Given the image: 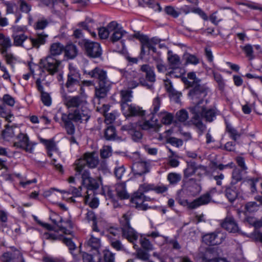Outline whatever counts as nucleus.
I'll list each match as a JSON object with an SVG mask.
<instances>
[{
	"label": "nucleus",
	"mask_w": 262,
	"mask_h": 262,
	"mask_svg": "<svg viewBox=\"0 0 262 262\" xmlns=\"http://www.w3.org/2000/svg\"><path fill=\"white\" fill-rule=\"evenodd\" d=\"M200 167L201 166H198L194 161L187 162V167L183 171L184 178L187 179L193 176Z\"/></svg>",
	"instance_id": "nucleus-28"
},
{
	"label": "nucleus",
	"mask_w": 262,
	"mask_h": 262,
	"mask_svg": "<svg viewBox=\"0 0 262 262\" xmlns=\"http://www.w3.org/2000/svg\"><path fill=\"white\" fill-rule=\"evenodd\" d=\"M226 130L229 134L230 137L234 141H236L241 137V133H239L236 128L230 124H227Z\"/></svg>",
	"instance_id": "nucleus-51"
},
{
	"label": "nucleus",
	"mask_w": 262,
	"mask_h": 262,
	"mask_svg": "<svg viewBox=\"0 0 262 262\" xmlns=\"http://www.w3.org/2000/svg\"><path fill=\"white\" fill-rule=\"evenodd\" d=\"M50 24V21L45 18L41 17L38 18L34 25V29L39 32V31L45 29Z\"/></svg>",
	"instance_id": "nucleus-45"
},
{
	"label": "nucleus",
	"mask_w": 262,
	"mask_h": 262,
	"mask_svg": "<svg viewBox=\"0 0 262 262\" xmlns=\"http://www.w3.org/2000/svg\"><path fill=\"white\" fill-rule=\"evenodd\" d=\"M101 193L104 195L106 199H111L112 201L115 200L113 192L110 186H103Z\"/></svg>",
	"instance_id": "nucleus-56"
},
{
	"label": "nucleus",
	"mask_w": 262,
	"mask_h": 262,
	"mask_svg": "<svg viewBox=\"0 0 262 262\" xmlns=\"http://www.w3.org/2000/svg\"><path fill=\"white\" fill-rule=\"evenodd\" d=\"M167 59L172 69H175L179 67L181 64L180 58L177 54H173L171 51H168Z\"/></svg>",
	"instance_id": "nucleus-35"
},
{
	"label": "nucleus",
	"mask_w": 262,
	"mask_h": 262,
	"mask_svg": "<svg viewBox=\"0 0 262 262\" xmlns=\"http://www.w3.org/2000/svg\"><path fill=\"white\" fill-rule=\"evenodd\" d=\"M12 44L11 42V40L10 38L8 36H5L1 41H0V46H1V53L2 54H4L6 52L8 49H9Z\"/></svg>",
	"instance_id": "nucleus-49"
},
{
	"label": "nucleus",
	"mask_w": 262,
	"mask_h": 262,
	"mask_svg": "<svg viewBox=\"0 0 262 262\" xmlns=\"http://www.w3.org/2000/svg\"><path fill=\"white\" fill-rule=\"evenodd\" d=\"M210 201L211 196L210 193H206L191 202L189 204V207L191 209H194L201 205L208 204Z\"/></svg>",
	"instance_id": "nucleus-26"
},
{
	"label": "nucleus",
	"mask_w": 262,
	"mask_h": 262,
	"mask_svg": "<svg viewBox=\"0 0 262 262\" xmlns=\"http://www.w3.org/2000/svg\"><path fill=\"white\" fill-rule=\"evenodd\" d=\"M85 74L90 77L97 79L98 83L109 81L107 77L106 71L103 69L96 67L90 71H85Z\"/></svg>",
	"instance_id": "nucleus-20"
},
{
	"label": "nucleus",
	"mask_w": 262,
	"mask_h": 262,
	"mask_svg": "<svg viewBox=\"0 0 262 262\" xmlns=\"http://www.w3.org/2000/svg\"><path fill=\"white\" fill-rule=\"evenodd\" d=\"M184 191H186L188 195L195 196L201 192V187L195 180L190 179L186 183L184 187L179 190V193L180 194Z\"/></svg>",
	"instance_id": "nucleus-16"
},
{
	"label": "nucleus",
	"mask_w": 262,
	"mask_h": 262,
	"mask_svg": "<svg viewBox=\"0 0 262 262\" xmlns=\"http://www.w3.org/2000/svg\"><path fill=\"white\" fill-rule=\"evenodd\" d=\"M120 95L121 97V108H122V106L124 103L129 104L128 102H131L133 97L132 92L128 90H122L120 92Z\"/></svg>",
	"instance_id": "nucleus-46"
},
{
	"label": "nucleus",
	"mask_w": 262,
	"mask_h": 262,
	"mask_svg": "<svg viewBox=\"0 0 262 262\" xmlns=\"http://www.w3.org/2000/svg\"><path fill=\"white\" fill-rule=\"evenodd\" d=\"M234 185H231L227 187L225 193V195L231 202H233L237 198L238 192L236 187Z\"/></svg>",
	"instance_id": "nucleus-39"
},
{
	"label": "nucleus",
	"mask_w": 262,
	"mask_h": 262,
	"mask_svg": "<svg viewBox=\"0 0 262 262\" xmlns=\"http://www.w3.org/2000/svg\"><path fill=\"white\" fill-rule=\"evenodd\" d=\"M81 186H79L78 188H76L74 186L71 185L68 191H67L66 190H61L58 189H56L54 188H51L49 191L46 192V195L48 196L51 194V193L56 190L57 191L60 192L61 193H69L73 195L74 197H79L81 196Z\"/></svg>",
	"instance_id": "nucleus-25"
},
{
	"label": "nucleus",
	"mask_w": 262,
	"mask_h": 262,
	"mask_svg": "<svg viewBox=\"0 0 262 262\" xmlns=\"http://www.w3.org/2000/svg\"><path fill=\"white\" fill-rule=\"evenodd\" d=\"M79 45L89 57L97 58L102 54V49L98 42L83 39L79 41Z\"/></svg>",
	"instance_id": "nucleus-5"
},
{
	"label": "nucleus",
	"mask_w": 262,
	"mask_h": 262,
	"mask_svg": "<svg viewBox=\"0 0 262 262\" xmlns=\"http://www.w3.org/2000/svg\"><path fill=\"white\" fill-rule=\"evenodd\" d=\"M176 117L178 121L184 122L188 118V114L186 111L181 110L176 113Z\"/></svg>",
	"instance_id": "nucleus-61"
},
{
	"label": "nucleus",
	"mask_w": 262,
	"mask_h": 262,
	"mask_svg": "<svg viewBox=\"0 0 262 262\" xmlns=\"http://www.w3.org/2000/svg\"><path fill=\"white\" fill-rule=\"evenodd\" d=\"M108 28L111 31L110 40L113 43H115L121 39L127 32L117 22L111 21L108 24Z\"/></svg>",
	"instance_id": "nucleus-9"
},
{
	"label": "nucleus",
	"mask_w": 262,
	"mask_h": 262,
	"mask_svg": "<svg viewBox=\"0 0 262 262\" xmlns=\"http://www.w3.org/2000/svg\"><path fill=\"white\" fill-rule=\"evenodd\" d=\"M61 120L64 123V127L67 132L69 135H73L75 133V126L72 120L69 117V116L66 114H61Z\"/></svg>",
	"instance_id": "nucleus-30"
},
{
	"label": "nucleus",
	"mask_w": 262,
	"mask_h": 262,
	"mask_svg": "<svg viewBox=\"0 0 262 262\" xmlns=\"http://www.w3.org/2000/svg\"><path fill=\"white\" fill-rule=\"evenodd\" d=\"M5 129L2 132L3 137L7 139L8 138L12 137L14 135V132L12 126H10L8 124L5 125Z\"/></svg>",
	"instance_id": "nucleus-60"
},
{
	"label": "nucleus",
	"mask_w": 262,
	"mask_h": 262,
	"mask_svg": "<svg viewBox=\"0 0 262 262\" xmlns=\"http://www.w3.org/2000/svg\"><path fill=\"white\" fill-rule=\"evenodd\" d=\"M139 126L143 130L156 129L158 127V120L152 116L149 120H144L140 122Z\"/></svg>",
	"instance_id": "nucleus-33"
},
{
	"label": "nucleus",
	"mask_w": 262,
	"mask_h": 262,
	"mask_svg": "<svg viewBox=\"0 0 262 262\" xmlns=\"http://www.w3.org/2000/svg\"><path fill=\"white\" fill-rule=\"evenodd\" d=\"M85 183H83L82 185L86 189V194L96 193V191L99 188L101 184L100 179H96L92 178L91 179L86 180Z\"/></svg>",
	"instance_id": "nucleus-23"
},
{
	"label": "nucleus",
	"mask_w": 262,
	"mask_h": 262,
	"mask_svg": "<svg viewBox=\"0 0 262 262\" xmlns=\"http://www.w3.org/2000/svg\"><path fill=\"white\" fill-rule=\"evenodd\" d=\"M83 200L86 205L93 209L97 208L99 205V199L95 196V193L86 194Z\"/></svg>",
	"instance_id": "nucleus-31"
},
{
	"label": "nucleus",
	"mask_w": 262,
	"mask_h": 262,
	"mask_svg": "<svg viewBox=\"0 0 262 262\" xmlns=\"http://www.w3.org/2000/svg\"><path fill=\"white\" fill-rule=\"evenodd\" d=\"M141 70L145 73L146 79L151 83L156 81V75L154 68L148 64H143L141 67Z\"/></svg>",
	"instance_id": "nucleus-32"
},
{
	"label": "nucleus",
	"mask_w": 262,
	"mask_h": 262,
	"mask_svg": "<svg viewBox=\"0 0 262 262\" xmlns=\"http://www.w3.org/2000/svg\"><path fill=\"white\" fill-rule=\"evenodd\" d=\"M17 138L18 141L13 143V146L17 148L23 149L26 152H33L36 143L30 142L28 136L26 134L19 133Z\"/></svg>",
	"instance_id": "nucleus-10"
},
{
	"label": "nucleus",
	"mask_w": 262,
	"mask_h": 262,
	"mask_svg": "<svg viewBox=\"0 0 262 262\" xmlns=\"http://www.w3.org/2000/svg\"><path fill=\"white\" fill-rule=\"evenodd\" d=\"M161 105V100L159 97L155 98L152 101V104L150 108L151 114L154 115L157 114L160 110Z\"/></svg>",
	"instance_id": "nucleus-52"
},
{
	"label": "nucleus",
	"mask_w": 262,
	"mask_h": 262,
	"mask_svg": "<svg viewBox=\"0 0 262 262\" xmlns=\"http://www.w3.org/2000/svg\"><path fill=\"white\" fill-rule=\"evenodd\" d=\"M39 63L40 70L39 75L44 78L46 75L45 72L51 75L57 73L61 66V61L52 56H47L41 59Z\"/></svg>",
	"instance_id": "nucleus-2"
},
{
	"label": "nucleus",
	"mask_w": 262,
	"mask_h": 262,
	"mask_svg": "<svg viewBox=\"0 0 262 262\" xmlns=\"http://www.w3.org/2000/svg\"><path fill=\"white\" fill-rule=\"evenodd\" d=\"M221 226L229 232L236 233L239 231L237 224L231 215L227 216L221 223Z\"/></svg>",
	"instance_id": "nucleus-21"
},
{
	"label": "nucleus",
	"mask_w": 262,
	"mask_h": 262,
	"mask_svg": "<svg viewBox=\"0 0 262 262\" xmlns=\"http://www.w3.org/2000/svg\"><path fill=\"white\" fill-rule=\"evenodd\" d=\"M20 10L24 13L28 14L31 10V6L24 0L18 2Z\"/></svg>",
	"instance_id": "nucleus-62"
},
{
	"label": "nucleus",
	"mask_w": 262,
	"mask_h": 262,
	"mask_svg": "<svg viewBox=\"0 0 262 262\" xmlns=\"http://www.w3.org/2000/svg\"><path fill=\"white\" fill-rule=\"evenodd\" d=\"M69 72L68 74L66 87L69 92H73L76 91L77 88L80 86V74L79 70L72 64H69Z\"/></svg>",
	"instance_id": "nucleus-7"
},
{
	"label": "nucleus",
	"mask_w": 262,
	"mask_h": 262,
	"mask_svg": "<svg viewBox=\"0 0 262 262\" xmlns=\"http://www.w3.org/2000/svg\"><path fill=\"white\" fill-rule=\"evenodd\" d=\"M116 191L117 196L121 200L127 199L129 198V194L126 189V186L123 183H119L116 185Z\"/></svg>",
	"instance_id": "nucleus-36"
},
{
	"label": "nucleus",
	"mask_w": 262,
	"mask_h": 262,
	"mask_svg": "<svg viewBox=\"0 0 262 262\" xmlns=\"http://www.w3.org/2000/svg\"><path fill=\"white\" fill-rule=\"evenodd\" d=\"M200 257L205 262H219L215 248H209L205 252L199 254Z\"/></svg>",
	"instance_id": "nucleus-22"
},
{
	"label": "nucleus",
	"mask_w": 262,
	"mask_h": 262,
	"mask_svg": "<svg viewBox=\"0 0 262 262\" xmlns=\"http://www.w3.org/2000/svg\"><path fill=\"white\" fill-rule=\"evenodd\" d=\"M13 252H7L4 253L0 257V260L2 262H12L15 259H16L17 255L16 254V251H19L16 248L13 247Z\"/></svg>",
	"instance_id": "nucleus-43"
},
{
	"label": "nucleus",
	"mask_w": 262,
	"mask_h": 262,
	"mask_svg": "<svg viewBox=\"0 0 262 262\" xmlns=\"http://www.w3.org/2000/svg\"><path fill=\"white\" fill-rule=\"evenodd\" d=\"M40 142L44 144L48 151V155L52 157V154L51 152L55 151L58 150L56 144L53 139L47 140L42 138H39Z\"/></svg>",
	"instance_id": "nucleus-34"
},
{
	"label": "nucleus",
	"mask_w": 262,
	"mask_h": 262,
	"mask_svg": "<svg viewBox=\"0 0 262 262\" xmlns=\"http://www.w3.org/2000/svg\"><path fill=\"white\" fill-rule=\"evenodd\" d=\"M50 220L58 228V230L65 234H70L71 231L66 228L64 226L60 224L63 222L62 219L60 216L56 214H53L50 216Z\"/></svg>",
	"instance_id": "nucleus-29"
},
{
	"label": "nucleus",
	"mask_w": 262,
	"mask_h": 262,
	"mask_svg": "<svg viewBox=\"0 0 262 262\" xmlns=\"http://www.w3.org/2000/svg\"><path fill=\"white\" fill-rule=\"evenodd\" d=\"M121 73L122 76L127 80L128 86L129 89H135L140 84L146 87L147 89L153 90V84H148L141 74L138 72L134 71H125L121 70Z\"/></svg>",
	"instance_id": "nucleus-3"
},
{
	"label": "nucleus",
	"mask_w": 262,
	"mask_h": 262,
	"mask_svg": "<svg viewBox=\"0 0 262 262\" xmlns=\"http://www.w3.org/2000/svg\"><path fill=\"white\" fill-rule=\"evenodd\" d=\"M2 55L4 56L7 63L10 65L11 68L14 70V64L17 62V58L11 53L8 52Z\"/></svg>",
	"instance_id": "nucleus-54"
},
{
	"label": "nucleus",
	"mask_w": 262,
	"mask_h": 262,
	"mask_svg": "<svg viewBox=\"0 0 262 262\" xmlns=\"http://www.w3.org/2000/svg\"><path fill=\"white\" fill-rule=\"evenodd\" d=\"M132 213L129 212L124 214L120 220L122 236L129 242L134 243L138 238V233L130 226V220Z\"/></svg>",
	"instance_id": "nucleus-4"
},
{
	"label": "nucleus",
	"mask_w": 262,
	"mask_h": 262,
	"mask_svg": "<svg viewBox=\"0 0 262 262\" xmlns=\"http://www.w3.org/2000/svg\"><path fill=\"white\" fill-rule=\"evenodd\" d=\"M121 109L123 115L126 117L142 116L145 114V112L142 110L140 107L132 104H126L124 103Z\"/></svg>",
	"instance_id": "nucleus-18"
},
{
	"label": "nucleus",
	"mask_w": 262,
	"mask_h": 262,
	"mask_svg": "<svg viewBox=\"0 0 262 262\" xmlns=\"http://www.w3.org/2000/svg\"><path fill=\"white\" fill-rule=\"evenodd\" d=\"M94 22L93 20L90 18H86L84 21L81 22L79 24V26L82 27L83 29L88 31L92 34V36L95 37L96 36V33L95 32H91L90 30H89V28L91 27L90 25L91 24H92Z\"/></svg>",
	"instance_id": "nucleus-58"
},
{
	"label": "nucleus",
	"mask_w": 262,
	"mask_h": 262,
	"mask_svg": "<svg viewBox=\"0 0 262 262\" xmlns=\"http://www.w3.org/2000/svg\"><path fill=\"white\" fill-rule=\"evenodd\" d=\"M64 51L65 52V56L69 59H73L77 54V49L76 47L73 44L67 46L64 48Z\"/></svg>",
	"instance_id": "nucleus-47"
},
{
	"label": "nucleus",
	"mask_w": 262,
	"mask_h": 262,
	"mask_svg": "<svg viewBox=\"0 0 262 262\" xmlns=\"http://www.w3.org/2000/svg\"><path fill=\"white\" fill-rule=\"evenodd\" d=\"M85 183H83L82 185L86 189V194L96 193V191L99 188L101 184L100 179H96L92 178L91 179L86 180Z\"/></svg>",
	"instance_id": "nucleus-24"
},
{
	"label": "nucleus",
	"mask_w": 262,
	"mask_h": 262,
	"mask_svg": "<svg viewBox=\"0 0 262 262\" xmlns=\"http://www.w3.org/2000/svg\"><path fill=\"white\" fill-rule=\"evenodd\" d=\"M187 87L191 88L188 95L190 99L194 101V103L197 104L202 100L204 102L203 98L206 97L209 91V88L206 84H201L200 82Z\"/></svg>",
	"instance_id": "nucleus-6"
},
{
	"label": "nucleus",
	"mask_w": 262,
	"mask_h": 262,
	"mask_svg": "<svg viewBox=\"0 0 262 262\" xmlns=\"http://www.w3.org/2000/svg\"><path fill=\"white\" fill-rule=\"evenodd\" d=\"M187 78L192 81H189L186 78H184L183 79V82L186 85H193V84H197L198 83H200L201 80L196 77L195 73L194 72H190L187 74Z\"/></svg>",
	"instance_id": "nucleus-48"
},
{
	"label": "nucleus",
	"mask_w": 262,
	"mask_h": 262,
	"mask_svg": "<svg viewBox=\"0 0 262 262\" xmlns=\"http://www.w3.org/2000/svg\"><path fill=\"white\" fill-rule=\"evenodd\" d=\"M71 120L79 123H86L91 116V111L87 106L76 108L68 115Z\"/></svg>",
	"instance_id": "nucleus-8"
},
{
	"label": "nucleus",
	"mask_w": 262,
	"mask_h": 262,
	"mask_svg": "<svg viewBox=\"0 0 262 262\" xmlns=\"http://www.w3.org/2000/svg\"><path fill=\"white\" fill-rule=\"evenodd\" d=\"M190 110L193 114V123L201 131L205 129V126L202 121V119H205L208 122H212L216 118V109L207 108L202 100L194 106L190 107Z\"/></svg>",
	"instance_id": "nucleus-1"
},
{
	"label": "nucleus",
	"mask_w": 262,
	"mask_h": 262,
	"mask_svg": "<svg viewBox=\"0 0 262 262\" xmlns=\"http://www.w3.org/2000/svg\"><path fill=\"white\" fill-rule=\"evenodd\" d=\"M150 164L147 161H140L134 163L132 166V171L135 177H141L149 172Z\"/></svg>",
	"instance_id": "nucleus-17"
},
{
	"label": "nucleus",
	"mask_w": 262,
	"mask_h": 262,
	"mask_svg": "<svg viewBox=\"0 0 262 262\" xmlns=\"http://www.w3.org/2000/svg\"><path fill=\"white\" fill-rule=\"evenodd\" d=\"M243 51L246 54V56L249 58V60H252L254 58L253 54V49L252 45L247 44L245 46L241 47Z\"/></svg>",
	"instance_id": "nucleus-59"
},
{
	"label": "nucleus",
	"mask_w": 262,
	"mask_h": 262,
	"mask_svg": "<svg viewBox=\"0 0 262 262\" xmlns=\"http://www.w3.org/2000/svg\"><path fill=\"white\" fill-rule=\"evenodd\" d=\"M28 39L27 36L23 33L14 35V45L15 46H22L24 48V46L29 45Z\"/></svg>",
	"instance_id": "nucleus-40"
},
{
	"label": "nucleus",
	"mask_w": 262,
	"mask_h": 262,
	"mask_svg": "<svg viewBox=\"0 0 262 262\" xmlns=\"http://www.w3.org/2000/svg\"><path fill=\"white\" fill-rule=\"evenodd\" d=\"M109 81L98 83L95 87V96L98 98H103L107 95L109 91Z\"/></svg>",
	"instance_id": "nucleus-27"
},
{
	"label": "nucleus",
	"mask_w": 262,
	"mask_h": 262,
	"mask_svg": "<svg viewBox=\"0 0 262 262\" xmlns=\"http://www.w3.org/2000/svg\"><path fill=\"white\" fill-rule=\"evenodd\" d=\"M137 38L142 43L141 53L143 54H145V49L147 48L149 50H150V49H151L152 47L153 46L151 44L152 42L149 39L148 36L145 35H139Z\"/></svg>",
	"instance_id": "nucleus-38"
},
{
	"label": "nucleus",
	"mask_w": 262,
	"mask_h": 262,
	"mask_svg": "<svg viewBox=\"0 0 262 262\" xmlns=\"http://www.w3.org/2000/svg\"><path fill=\"white\" fill-rule=\"evenodd\" d=\"M225 236L219 231L206 234L202 237L203 242L208 245H215L221 244Z\"/></svg>",
	"instance_id": "nucleus-15"
},
{
	"label": "nucleus",
	"mask_w": 262,
	"mask_h": 262,
	"mask_svg": "<svg viewBox=\"0 0 262 262\" xmlns=\"http://www.w3.org/2000/svg\"><path fill=\"white\" fill-rule=\"evenodd\" d=\"M86 219L88 221H92V230L93 232L99 233L100 230L98 227V222L93 211L89 210L86 213Z\"/></svg>",
	"instance_id": "nucleus-44"
},
{
	"label": "nucleus",
	"mask_w": 262,
	"mask_h": 262,
	"mask_svg": "<svg viewBox=\"0 0 262 262\" xmlns=\"http://www.w3.org/2000/svg\"><path fill=\"white\" fill-rule=\"evenodd\" d=\"M75 165V170L79 174H81L82 184L85 183L86 182V180H88L92 178V177L90 176V171L86 167L83 166L80 167L79 165Z\"/></svg>",
	"instance_id": "nucleus-37"
},
{
	"label": "nucleus",
	"mask_w": 262,
	"mask_h": 262,
	"mask_svg": "<svg viewBox=\"0 0 262 262\" xmlns=\"http://www.w3.org/2000/svg\"><path fill=\"white\" fill-rule=\"evenodd\" d=\"M164 84L166 90L168 92L172 95H176L177 98H179L181 96V93L174 90L172 85L171 82L169 79L164 81Z\"/></svg>",
	"instance_id": "nucleus-57"
},
{
	"label": "nucleus",
	"mask_w": 262,
	"mask_h": 262,
	"mask_svg": "<svg viewBox=\"0 0 262 262\" xmlns=\"http://www.w3.org/2000/svg\"><path fill=\"white\" fill-rule=\"evenodd\" d=\"M102 235V232L100 230L99 233L93 232L90 235V237L88 238L85 243V245L88 250H94L96 252L98 251V249L101 246V242L100 236Z\"/></svg>",
	"instance_id": "nucleus-14"
},
{
	"label": "nucleus",
	"mask_w": 262,
	"mask_h": 262,
	"mask_svg": "<svg viewBox=\"0 0 262 262\" xmlns=\"http://www.w3.org/2000/svg\"><path fill=\"white\" fill-rule=\"evenodd\" d=\"M243 170L239 168H235L233 169L232 176V181L231 182V185H235L237 182L242 181L243 175L242 171Z\"/></svg>",
	"instance_id": "nucleus-50"
},
{
	"label": "nucleus",
	"mask_w": 262,
	"mask_h": 262,
	"mask_svg": "<svg viewBox=\"0 0 262 262\" xmlns=\"http://www.w3.org/2000/svg\"><path fill=\"white\" fill-rule=\"evenodd\" d=\"M99 160L94 153H86L83 158L77 160L75 165H79L80 167L83 166L86 168H95L98 164Z\"/></svg>",
	"instance_id": "nucleus-12"
},
{
	"label": "nucleus",
	"mask_w": 262,
	"mask_h": 262,
	"mask_svg": "<svg viewBox=\"0 0 262 262\" xmlns=\"http://www.w3.org/2000/svg\"><path fill=\"white\" fill-rule=\"evenodd\" d=\"M136 257L143 261H146L149 259V254L148 251H146L141 248H138L136 252Z\"/></svg>",
	"instance_id": "nucleus-63"
},
{
	"label": "nucleus",
	"mask_w": 262,
	"mask_h": 262,
	"mask_svg": "<svg viewBox=\"0 0 262 262\" xmlns=\"http://www.w3.org/2000/svg\"><path fill=\"white\" fill-rule=\"evenodd\" d=\"M49 35L45 32H37L34 37L28 39L29 45L24 46L26 49H31L33 47L38 49L40 46L45 45L48 39Z\"/></svg>",
	"instance_id": "nucleus-11"
},
{
	"label": "nucleus",
	"mask_w": 262,
	"mask_h": 262,
	"mask_svg": "<svg viewBox=\"0 0 262 262\" xmlns=\"http://www.w3.org/2000/svg\"><path fill=\"white\" fill-rule=\"evenodd\" d=\"M42 238L51 241L62 239L61 236L56 233L45 232L42 234Z\"/></svg>",
	"instance_id": "nucleus-64"
},
{
	"label": "nucleus",
	"mask_w": 262,
	"mask_h": 262,
	"mask_svg": "<svg viewBox=\"0 0 262 262\" xmlns=\"http://www.w3.org/2000/svg\"><path fill=\"white\" fill-rule=\"evenodd\" d=\"M64 46L59 42L52 43L50 46V54L48 56H52L55 57L57 55H60L64 51Z\"/></svg>",
	"instance_id": "nucleus-41"
},
{
	"label": "nucleus",
	"mask_w": 262,
	"mask_h": 262,
	"mask_svg": "<svg viewBox=\"0 0 262 262\" xmlns=\"http://www.w3.org/2000/svg\"><path fill=\"white\" fill-rule=\"evenodd\" d=\"M64 103L68 108H81L87 105L86 101L80 96H64Z\"/></svg>",
	"instance_id": "nucleus-13"
},
{
	"label": "nucleus",
	"mask_w": 262,
	"mask_h": 262,
	"mask_svg": "<svg viewBox=\"0 0 262 262\" xmlns=\"http://www.w3.org/2000/svg\"><path fill=\"white\" fill-rule=\"evenodd\" d=\"M144 194L140 191H137L135 192L130 199V203L133 207L141 210H146L148 207L144 203Z\"/></svg>",
	"instance_id": "nucleus-19"
},
{
	"label": "nucleus",
	"mask_w": 262,
	"mask_h": 262,
	"mask_svg": "<svg viewBox=\"0 0 262 262\" xmlns=\"http://www.w3.org/2000/svg\"><path fill=\"white\" fill-rule=\"evenodd\" d=\"M110 244L111 246L117 251L127 252L124 245L119 240L113 238L111 239Z\"/></svg>",
	"instance_id": "nucleus-53"
},
{
	"label": "nucleus",
	"mask_w": 262,
	"mask_h": 262,
	"mask_svg": "<svg viewBox=\"0 0 262 262\" xmlns=\"http://www.w3.org/2000/svg\"><path fill=\"white\" fill-rule=\"evenodd\" d=\"M158 116L162 123L165 125L170 124L173 119L172 114L166 111H161L158 114Z\"/></svg>",
	"instance_id": "nucleus-42"
},
{
	"label": "nucleus",
	"mask_w": 262,
	"mask_h": 262,
	"mask_svg": "<svg viewBox=\"0 0 262 262\" xmlns=\"http://www.w3.org/2000/svg\"><path fill=\"white\" fill-rule=\"evenodd\" d=\"M182 177L181 174L171 172L167 176V180L170 184L175 185L180 182L181 180Z\"/></svg>",
	"instance_id": "nucleus-55"
}]
</instances>
